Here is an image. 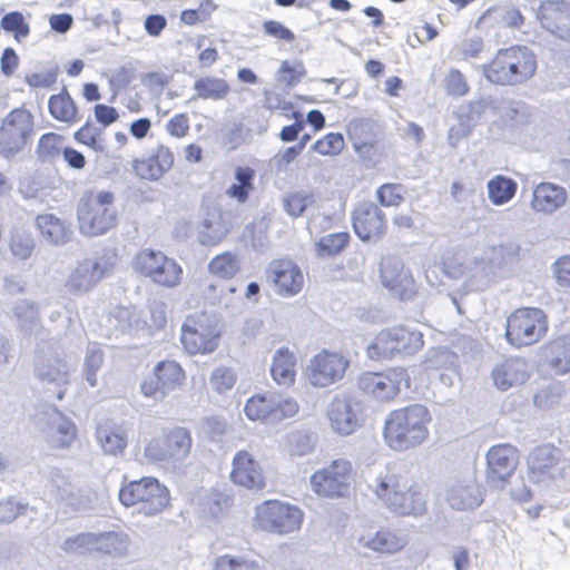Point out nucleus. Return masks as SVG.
Masks as SVG:
<instances>
[{"label": "nucleus", "mask_w": 570, "mask_h": 570, "mask_svg": "<svg viewBox=\"0 0 570 570\" xmlns=\"http://www.w3.org/2000/svg\"><path fill=\"white\" fill-rule=\"evenodd\" d=\"M298 409V403L292 397L268 394L252 396L247 400L244 411L249 420L277 423L284 419L293 417Z\"/></svg>", "instance_id": "nucleus-15"}, {"label": "nucleus", "mask_w": 570, "mask_h": 570, "mask_svg": "<svg viewBox=\"0 0 570 570\" xmlns=\"http://www.w3.org/2000/svg\"><path fill=\"white\" fill-rule=\"evenodd\" d=\"M403 187L397 184H384L382 185L376 194L377 199L383 206H399L404 197L402 195Z\"/></svg>", "instance_id": "nucleus-58"}, {"label": "nucleus", "mask_w": 570, "mask_h": 570, "mask_svg": "<svg viewBox=\"0 0 570 570\" xmlns=\"http://www.w3.org/2000/svg\"><path fill=\"white\" fill-rule=\"evenodd\" d=\"M191 449L190 433L184 428L168 431L163 439H153L145 448V455L153 462H181Z\"/></svg>", "instance_id": "nucleus-14"}, {"label": "nucleus", "mask_w": 570, "mask_h": 570, "mask_svg": "<svg viewBox=\"0 0 570 570\" xmlns=\"http://www.w3.org/2000/svg\"><path fill=\"white\" fill-rule=\"evenodd\" d=\"M35 239L31 233L17 229L12 233L10 238V250L19 259H27L35 250Z\"/></svg>", "instance_id": "nucleus-49"}, {"label": "nucleus", "mask_w": 570, "mask_h": 570, "mask_svg": "<svg viewBox=\"0 0 570 570\" xmlns=\"http://www.w3.org/2000/svg\"><path fill=\"white\" fill-rule=\"evenodd\" d=\"M267 277L279 295L293 296L304 284L301 268L291 259L273 261L267 268Z\"/></svg>", "instance_id": "nucleus-24"}, {"label": "nucleus", "mask_w": 570, "mask_h": 570, "mask_svg": "<svg viewBox=\"0 0 570 570\" xmlns=\"http://www.w3.org/2000/svg\"><path fill=\"white\" fill-rule=\"evenodd\" d=\"M381 281L402 301H409L415 293L414 279L397 257H385L380 265Z\"/></svg>", "instance_id": "nucleus-21"}, {"label": "nucleus", "mask_w": 570, "mask_h": 570, "mask_svg": "<svg viewBox=\"0 0 570 570\" xmlns=\"http://www.w3.org/2000/svg\"><path fill=\"white\" fill-rule=\"evenodd\" d=\"M546 360L560 374L570 372V336H562L546 347Z\"/></svg>", "instance_id": "nucleus-39"}, {"label": "nucleus", "mask_w": 570, "mask_h": 570, "mask_svg": "<svg viewBox=\"0 0 570 570\" xmlns=\"http://www.w3.org/2000/svg\"><path fill=\"white\" fill-rule=\"evenodd\" d=\"M276 81L293 87L301 81V72L293 68L287 61H283L276 73Z\"/></svg>", "instance_id": "nucleus-63"}, {"label": "nucleus", "mask_w": 570, "mask_h": 570, "mask_svg": "<svg viewBox=\"0 0 570 570\" xmlns=\"http://www.w3.org/2000/svg\"><path fill=\"white\" fill-rule=\"evenodd\" d=\"M302 523V510L289 503L265 501L256 509L255 524L264 531L286 534L298 530Z\"/></svg>", "instance_id": "nucleus-11"}, {"label": "nucleus", "mask_w": 570, "mask_h": 570, "mask_svg": "<svg viewBox=\"0 0 570 570\" xmlns=\"http://www.w3.org/2000/svg\"><path fill=\"white\" fill-rule=\"evenodd\" d=\"M110 316L116 320V327L120 331H126L132 326H139V318L136 317V312L129 307H115Z\"/></svg>", "instance_id": "nucleus-59"}, {"label": "nucleus", "mask_w": 570, "mask_h": 570, "mask_svg": "<svg viewBox=\"0 0 570 570\" xmlns=\"http://www.w3.org/2000/svg\"><path fill=\"white\" fill-rule=\"evenodd\" d=\"M1 27L7 32H12L17 41H21L30 33V27L26 22L24 17L19 11H11L1 19Z\"/></svg>", "instance_id": "nucleus-53"}, {"label": "nucleus", "mask_w": 570, "mask_h": 570, "mask_svg": "<svg viewBox=\"0 0 570 570\" xmlns=\"http://www.w3.org/2000/svg\"><path fill=\"white\" fill-rule=\"evenodd\" d=\"M487 188L490 202L493 205L500 206L514 197L518 185L512 178L497 175L488 181Z\"/></svg>", "instance_id": "nucleus-42"}, {"label": "nucleus", "mask_w": 570, "mask_h": 570, "mask_svg": "<svg viewBox=\"0 0 570 570\" xmlns=\"http://www.w3.org/2000/svg\"><path fill=\"white\" fill-rule=\"evenodd\" d=\"M215 570H258V567L243 558L223 556L217 559Z\"/></svg>", "instance_id": "nucleus-61"}, {"label": "nucleus", "mask_w": 570, "mask_h": 570, "mask_svg": "<svg viewBox=\"0 0 570 570\" xmlns=\"http://www.w3.org/2000/svg\"><path fill=\"white\" fill-rule=\"evenodd\" d=\"M528 465L530 480L538 484L563 476L568 466L561 451L550 444L535 448L529 455Z\"/></svg>", "instance_id": "nucleus-16"}, {"label": "nucleus", "mask_w": 570, "mask_h": 570, "mask_svg": "<svg viewBox=\"0 0 570 570\" xmlns=\"http://www.w3.org/2000/svg\"><path fill=\"white\" fill-rule=\"evenodd\" d=\"M194 90L195 98L222 100L228 96L230 88L225 79L206 76L195 81Z\"/></svg>", "instance_id": "nucleus-40"}, {"label": "nucleus", "mask_w": 570, "mask_h": 570, "mask_svg": "<svg viewBox=\"0 0 570 570\" xmlns=\"http://www.w3.org/2000/svg\"><path fill=\"white\" fill-rule=\"evenodd\" d=\"M104 363V353L97 345H89L86 351L83 373L90 386L97 385V372Z\"/></svg>", "instance_id": "nucleus-51"}, {"label": "nucleus", "mask_w": 570, "mask_h": 570, "mask_svg": "<svg viewBox=\"0 0 570 570\" xmlns=\"http://www.w3.org/2000/svg\"><path fill=\"white\" fill-rule=\"evenodd\" d=\"M403 382L409 385L406 371L402 367H394L383 373H363L358 379V386L365 394L385 402L399 394Z\"/></svg>", "instance_id": "nucleus-19"}, {"label": "nucleus", "mask_w": 570, "mask_h": 570, "mask_svg": "<svg viewBox=\"0 0 570 570\" xmlns=\"http://www.w3.org/2000/svg\"><path fill=\"white\" fill-rule=\"evenodd\" d=\"M361 542L375 551L392 553L401 550L405 541L387 530L377 531L375 534L362 535Z\"/></svg>", "instance_id": "nucleus-43"}, {"label": "nucleus", "mask_w": 570, "mask_h": 570, "mask_svg": "<svg viewBox=\"0 0 570 570\" xmlns=\"http://www.w3.org/2000/svg\"><path fill=\"white\" fill-rule=\"evenodd\" d=\"M315 203V194L305 190L288 194L283 198L284 209L292 217L302 216L306 208Z\"/></svg>", "instance_id": "nucleus-46"}, {"label": "nucleus", "mask_w": 570, "mask_h": 570, "mask_svg": "<svg viewBox=\"0 0 570 570\" xmlns=\"http://www.w3.org/2000/svg\"><path fill=\"white\" fill-rule=\"evenodd\" d=\"M209 272L224 279L233 278L240 271L237 255L225 252L213 257L208 264Z\"/></svg>", "instance_id": "nucleus-44"}, {"label": "nucleus", "mask_w": 570, "mask_h": 570, "mask_svg": "<svg viewBox=\"0 0 570 570\" xmlns=\"http://www.w3.org/2000/svg\"><path fill=\"white\" fill-rule=\"evenodd\" d=\"M271 373L274 381L279 385L288 386L294 383L296 357L287 347H281L275 352Z\"/></svg>", "instance_id": "nucleus-38"}, {"label": "nucleus", "mask_w": 570, "mask_h": 570, "mask_svg": "<svg viewBox=\"0 0 570 570\" xmlns=\"http://www.w3.org/2000/svg\"><path fill=\"white\" fill-rule=\"evenodd\" d=\"M174 165V155L168 147L158 146L154 154L146 159L134 160L136 174L148 180H158Z\"/></svg>", "instance_id": "nucleus-30"}, {"label": "nucleus", "mask_w": 570, "mask_h": 570, "mask_svg": "<svg viewBox=\"0 0 570 570\" xmlns=\"http://www.w3.org/2000/svg\"><path fill=\"white\" fill-rule=\"evenodd\" d=\"M454 355L445 347L431 350L426 356V363L433 368L452 365Z\"/></svg>", "instance_id": "nucleus-62"}, {"label": "nucleus", "mask_w": 570, "mask_h": 570, "mask_svg": "<svg viewBox=\"0 0 570 570\" xmlns=\"http://www.w3.org/2000/svg\"><path fill=\"white\" fill-rule=\"evenodd\" d=\"M451 264L452 262L444 263V266L445 272L452 278H459L468 274L471 278H479L482 286L491 281L492 272L485 266L483 259L459 263L458 266H452Z\"/></svg>", "instance_id": "nucleus-41"}, {"label": "nucleus", "mask_w": 570, "mask_h": 570, "mask_svg": "<svg viewBox=\"0 0 570 570\" xmlns=\"http://www.w3.org/2000/svg\"><path fill=\"white\" fill-rule=\"evenodd\" d=\"M41 431L52 449L69 448L77 435L75 424L55 407H48L43 412Z\"/></svg>", "instance_id": "nucleus-22"}, {"label": "nucleus", "mask_w": 570, "mask_h": 570, "mask_svg": "<svg viewBox=\"0 0 570 570\" xmlns=\"http://www.w3.org/2000/svg\"><path fill=\"white\" fill-rule=\"evenodd\" d=\"M443 88L451 97H463L470 91L466 77L456 68L449 69L443 79Z\"/></svg>", "instance_id": "nucleus-52"}, {"label": "nucleus", "mask_w": 570, "mask_h": 570, "mask_svg": "<svg viewBox=\"0 0 570 570\" xmlns=\"http://www.w3.org/2000/svg\"><path fill=\"white\" fill-rule=\"evenodd\" d=\"M236 382L235 373L225 366L217 367L213 371L209 383L215 391L224 393L230 390Z\"/></svg>", "instance_id": "nucleus-57"}, {"label": "nucleus", "mask_w": 570, "mask_h": 570, "mask_svg": "<svg viewBox=\"0 0 570 570\" xmlns=\"http://www.w3.org/2000/svg\"><path fill=\"white\" fill-rule=\"evenodd\" d=\"M119 500L126 507L140 504L139 512L155 515L169 503V491L151 476L125 483L119 490Z\"/></svg>", "instance_id": "nucleus-7"}, {"label": "nucleus", "mask_w": 570, "mask_h": 570, "mask_svg": "<svg viewBox=\"0 0 570 570\" xmlns=\"http://www.w3.org/2000/svg\"><path fill=\"white\" fill-rule=\"evenodd\" d=\"M185 379L181 366L175 361L159 362L151 375L140 383L141 393L155 401L164 400L170 392L178 389Z\"/></svg>", "instance_id": "nucleus-17"}, {"label": "nucleus", "mask_w": 570, "mask_h": 570, "mask_svg": "<svg viewBox=\"0 0 570 570\" xmlns=\"http://www.w3.org/2000/svg\"><path fill=\"white\" fill-rule=\"evenodd\" d=\"M33 365L35 375L45 389L61 400L63 386L69 382V367L61 357L57 342L41 341L37 345Z\"/></svg>", "instance_id": "nucleus-5"}, {"label": "nucleus", "mask_w": 570, "mask_h": 570, "mask_svg": "<svg viewBox=\"0 0 570 570\" xmlns=\"http://www.w3.org/2000/svg\"><path fill=\"white\" fill-rule=\"evenodd\" d=\"M96 441L106 455H121L128 445L126 430L111 421L99 423L96 428Z\"/></svg>", "instance_id": "nucleus-31"}, {"label": "nucleus", "mask_w": 570, "mask_h": 570, "mask_svg": "<svg viewBox=\"0 0 570 570\" xmlns=\"http://www.w3.org/2000/svg\"><path fill=\"white\" fill-rule=\"evenodd\" d=\"M446 500L455 510H471L478 508L482 501V492L474 480L460 481L448 490Z\"/></svg>", "instance_id": "nucleus-34"}, {"label": "nucleus", "mask_w": 570, "mask_h": 570, "mask_svg": "<svg viewBox=\"0 0 570 570\" xmlns=\"http://www.w3.org/2000/svg\"><path fill=\"white\" fill-rule=\"evenodd\" d=\"M332 430L340 435H350L360 425L358 405L347 397H335L326 410Z\"/></svg>", "instance_id": "nucleus-25"}, {"label": "nucleus", "mask_w": 570, "mask_h": 570, "mask_svg": "<svg viewBox=\"0 0 570 570\" xmlns=\"http://www.w3.org/2000/svg\"><path fill=\"white\" fill-rule=\"evenodd\" d=\"M311 485L317 495L342 498L348 494L352 481V463L337 459L311 475Z\"/></svg>", "instance_id": "nucleus-12"}, {"label": "nucleus", "mask_w": 570, "mask_h": 570, "mask_svg": "<svg viewBox=\"0 0 570 570\" xmlns=\"http://www.w3.org/2000/svg\"><path fill=\"white\" fill-rule=\"evenodd\" d=\"M17 327L28 336H38L42 331L40 305L30 299H18L12 305Z\"/></svg>", "instance_id": "nucleus-32"}, {"label": "nucleus", "mask_w": 570, "mask_h": 570, "mask_svg": "<svg viewBox=\"0 0 570 570\" xmlns=\"http://www.w3.org/2000/svg\"><path fill=\"white\" fill-rule=\"evenodd\" d=\"M63 138L55 132L42 135L38 141L36 154L41 161H52L62 151Z\"/></svg>", "instance_id": "nucleus-47"}, {"label": "nucleus", "mask_w": 570, "mask_h": 570, "mask_svg": "<svg viewBox=\"0 0 570 570\" xmlns=\"http://www.w3.org/2000/svg\"><path fill=\"white\" fill-rule=\"evenodd\" d=\"M49 111L55 119L60 121L71 122L77 119L76 105L66 90L63 94L51 96Z\"/></svg>", "instance_id": "nucleus-45"}, {"label": "nucleus", "mask_w": 570, "mask_h": 570, "mask_svg": "<svg viewBox=\"0 0 570 570\" xmlns=\"http://www.w3.org/2000/svg\"><path fill=\"white\" fill-rule=\"evenodd\" d=\"M539 19L542 28L558 38L570 41V3L549 1L541 6Z\"/></svg>", "instance_id": "nucleus-26"}, {"label": "nucleus", "mask_w": 570, "mask_h": 570, "mask_svg": "<svg viewBox=\"0 0 570 570\" xmlns=\"http://www.w3.org/2000/svg\"><path fill=\"white\" fill-rule=\"evenodd\" d=\"M229 505V499L220 493H210L202 501V508L205 513L217 517Z\"/></svg>", "instance_id": "nucleus-60"}, {"label": "nucleus", "mask_w": 570, "mask_h": 570, "mask_svg": "<svg viewBox=\"0 0 570 570\" xmlns=\"http://www.w3.org/2000/svg\"><path fill=\"white\" fill-rule=\"evenodd\" d=\"M353 228L362 240H377L386 230L383 210L372 202L357 205L352 215Z\"/></svg>", "instance_id": "nucleus-20"}, {"label": "nucleus", "mask_w": 570, "mask_h": 570, "mask_svg": "<svg viewBox=\"0 0 570 570\" xmlns=\"http://www.w3.org/2000/svg\"><path fill=\"white\" fill-rule=\"evenodd\" d=\"M492 12H499L501 17V21L509 28H520L523 24V16L520 10H518L514 6H503V7H491L489 8L480 18L478 23H480L485 17L490 16Z\"/></svg>", "instance_id": "nucleus-55"}, {"label": "nucleus", "mask_w": 570, "mask_h": 570, "mask_svg": "<svg viewBox=\"0 0 570 570\" xmlns=\"http://www.w3.org/2000/svg\"><path fill=\"white\" fill-rule=\"evenodd\" d=\"M230 478L234 483L248 489H262L265 484L259 464L244 451L235 455Z\"/></svg>", "instance_id": "nucleus-29"}, {"label": "nucleus", "mask_w": 570, "mask_h": 570, "mask_svg": "<svg viewBox=\"0 0 570 570\" xmlns=\"http://www.w3.org/2000/svg\"><path fill=\"white\" fill-rule=\"evenodd\" d=\"M371 487L386 508L396 514L416 517L426 510L421 488L406 476L386 473L377 476Z\"/></svg>", "instance_id": "nucleus-2"}, {"label": "nucleus", "mask_w": 570, "mask_h": 570, "mask_svg": "<svg viewBox=\"0 0 570 570\" xmlns=\"http://www.w3.org/2000/svg\"><path fill=\"white\" fill-rule=\"evenodd\" d=\"M423 334L414 328L396 326L382 330L367 347L371 358H389L397 354H414L423 347Z\"/></svg>", "instance_id": "nucleus-9"}, {"label": "nucleus", "mask_w": 570, "mask_h": 570, "mask_svg": "<svg viewBox=\"0 0 570 570\" xmlns=\"http://www.w3.org/2000/svg\"><path fill=\"white\" fill-rule=\"evenodd\" d=\"M492 377L498 389L507 391L528 380L529 366L523 358H509L492 371Z\"/></svg>", "instance_id": "nucleus-33"}, {"label": "nucleus", "mask_w": 570, "mask_h": 570, "mask_svg": "<svg viewBox=\"0 0 570 570\" xmlns=\"http://www.w3.org/2000/svg\"><path fill=\"white\" fill-rule=\"evenodd\" d=\"M219 320L206 312L188 316L181 326L180 342L189 354H207L218 346Z\"/></svg>", "instance_id": "nucleus-8"}, {"label": "nucleus", "mask_w": 570, "mask_h": 570, "mask_svg": "<svg viewBox=\"0 0 570 570\" xmlns=\"http://www.w3.org/2000/svg\"><path fill=\"white\" fill-rule=\"evenodd\" d=\"M130 539L128 534L117 531L96 533L95 552L112 558L128 554Z\"/></svg>", "instance_id": "nucleus-37"}, {"label": "nucleus", "mask_w": 570, "mask_h": 570, "mask_svg": "<svg viewBox=\"0 0 570 570\" xmlns=\"http://www.w3.org/2000/svg\"><path fill=\"white\" fill-rule=\"evenodd\" d=\"M230 224L217 207H206L198 225V240L202 245H216L229 233Z\"/></svg>", "instance_id": "nucleus-28"}, {"label": "nucleus", "mask_w": 570, "mask_h": 570, "mask_svg": "<svg viewBox=\"0 0 570 570\" xmlns=\"http://www.w3.org/2000/svg\"><path fill=\"white\" fill-rule=\"evenodd\" d=\"M263 26L265 33L271 37L282 39L287 42H291L295 39L294 33L278 21L267 20Z\"/></svg>", "instance_id": "nucleus-64"}, {"label": "nucleus", "mask_w": 570, "mask_h": 570, "mask_svg": "<svg viewBox=\"0 0 570 570\" xmlns=\"http://www.w3.org/2000/svg\"><path fill=\"white\" fill-rule=\"evenodd\" d=\"M105 266L95 259H83L70 271L65 288L72 295H82L90 292L104 277Z\"/></svg>", "instance_id": "nucleus-23"}, {"label": "nucleus", "mask_w": 570, "mask_h": 570, "mask_svg": "<svg viewBox=\"0 0 570 570\" xmlns=\"http://www.w3.org/2000/svg\"><path fill=\"white\" fill-rule=\"evenodd\" d=\"M548 330V320L539 308H520L507 320V340L515 346L537 343Z\"/></svg>", "instance_id": "nucleus-10"}, {"label": "nucleus", "mask_w": 570, "mask_h": 570, "mask_svg": "<svg viewBox=\"0 0 570 570\" xmlns=\"http://www.w3.org/2000/svg\"><path fill=\"white\" fill-rule=\"evenodd\" d=\"M429 410L422 404H412L392 411L384 423L386 444L395 451H406L422 444L429 436Z\"/></svg>", "instance_id": "nucleus-1"}, {"label": "nucleus", "mask_w": 570, "mask_h": 570, "mask_svg": "<svg viewBox=\"0 0 570 570\" xmlns=\"http://www.w3.org/2000/svg\"><path fill=\"white\" fill-rule=\"evenodd\" d=\"M566 199L564 188L551 183H542L533 191L531 206L535 212L552 214L564 205Z\"/></svg>", "instance_id": "nucleus-35"}, {"label": "nucleus", "mask_w": 570, "mask_h": 570, "mask_svg": "<svg viewBox=\"0 0 570 570\" xmlns=\"http://www.w3.org/2000/svg\"><path fill=\"white\" fill-rule=\"evenodd\" d=\"M535 69V56L523 46L501 49L490 63L482 66L487 80L500 86L524 83L532 78Z\"/></svg>", "instance_id": "nucleus-3"}, {"label": "nucleus", "mask_w": 570, "mask_h": 570, "mask_svg": "<svg viewBox=\"0 0 570 570\" xmlns=\"http://www.w3.org/2000/svg\"><path fill=\"white\" fill-rule=\"evenodd\" d=\"M488 479L491 482H504L518 465V452L510 444L492 446L487 454Z\"/></svg>", "instance_id": "nucleus-27"}, {"label": "nucleus", "mask_w": 570, "mask_h": 570, "mask_svg": "<svg viewBox=\"0 0 570 570\" xmlns=\"http://www.w3.org/2000/svg\"><path fill=\"white\" fill-rule=\"evenodd\" d=\"M135 267L154 283L175 287L179 284L183 274L181 267L165 254L154 249H142L135 259Z\"/></svg>", "instance_id": "nucleus-13"}, {"label": "nucleus", "mask_w": 570, "mask_h": 570, "mask_svg": "<svg viewBox=\"0 0 570 570\" xmlns=\"http://www.w3.org/2000/svg\"><path fill=\"white\" fill-rule=\"evenodd\" d=\"M96 533L85 532L65 539L60 548L68 553L85 554L95 552Z\"/></svg>", "instance_id": "nucleus-48"}, {"label": "nucleus", "mask_w": 570, "mask_h": 570, "mask_svg": "<svg viewBox=\"0 0 570 570\" xmlns=\"http://www.w3.org/2000/svg\"><path fill=\"white\" fill-rule=\"evenodd\" d=\"M102 129L86 122L80 129L75 132V139L92 148L95 151H105V141L101 138Z\"/></svg>", "instance_id": "nucleus-54"}, {"label": "nucleus", "mask_w": 570, "mask_h": 570, "mask_svg": "<svg viewBox=\"0 0 570 570\" xmlns=\"http://www.w3.org/2000/svg\"><path fill=\"white\" fill-rule=\"evenodd\" d=\"M115 195L111 191L99 190L86 194L78 204L77 217L79 229L86 236H100L117 224Z\"/></svg>", "instance_id": "nucleus-4"}, {"label": "nucleus", "mask_w": 570, "mask_h": 570, "mask_svg": "<svg viewBox=\"0 0 570 570\" xmlns=\"http://www.w3.org/2000/svg\"><path fill=\"white\" fill-rule=\"evenodd\" d=\"M347 233H333L323 236L317 243V254L321 256H334L341 253L348 244Z\"/></svg>", "instance_id": "nucleus-50"}, {"label": "nucleus", "mask_w": 570, "mask_h": 570, "mask_svg": "<svg viewBox=\"0 0 570 570\" xmlns=\"http://www.w3.org/2000/svg\"><path fill=\"white\" fill-rule=\"evenodd\" d=\"M35 117L26 108H14L0 121V156L12 159L32 142Z\"/></svg>", "instance_id": "nucleus-6"}, {"label": "nucleus", "mask_w": 570, "mask_h": 570, "mask_svg": "<svg viewBox=\"0 0 570 570\" xmlns=\"http://www.w3.org/2000/svg\"><path fill=\"white\" fill-rule=\"evenodd\" d=\"M348 361L337 352L322 351L309 360L306 368L308 382L315 387H326L341 381Z\"/></svg>", "instance_id": "nucleus-18"}, {"label": "nucleus", "mask_w": 570, "mask_h": 570, "mask_svg": "<svg viewBox=\"0 0 570 570\" xmlns=\"http://www.w3.org/2000/svg\"><path fill=\"white\" fill-rule=\"evenodd\" d=\"M343 148L344 138L338 132H330L312 146V149L321 155H337Z\"/></svg>", "instance_id": "nucleus-56"}, {"label": "nucleus", "mask_w": 570, "mask_h": 570, "mask_svg": "<svg viewBox=\"0 0 570 570\" xmlns=\"http://www.w3.org/2000/svg\"><path fill=\"white\" fill-rule=\"evenodd\" d=\"M36 225L43 240L51 245H63L72 235L65 222L53 214L38 215Z\"/></svg>", "instance_id": "nucleus-36"}]
</instances>
